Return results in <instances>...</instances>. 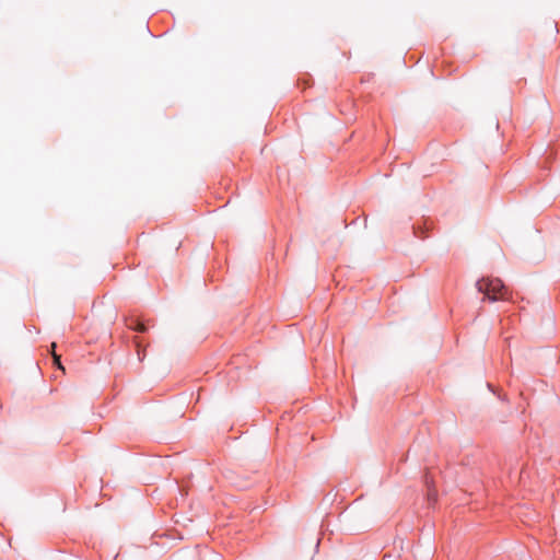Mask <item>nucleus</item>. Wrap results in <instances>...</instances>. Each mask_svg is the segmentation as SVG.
Listing matches in <instances>:
<instances>
[{"instance_id": "3", "label": "nucleus", "mask_w": 560, "mask_h": 560, "mask_svg": "<svg viewBox=\"0 0 560 560\" xmlns=\"http://www.w3.org/2000/svg\"><path fill=\"white\" fill-rule=\"evenodd\" d=\"M135 329H137V330H139V331H144V330H145V327H144V325H143V324H137V327H136Z\"/></svg>"}, {"instance_id": "2", "label": "nucleus", "mask_w": 560, "mask_h": 560, "mask_svg": "<svg viewBox=\"0 0 560 560\" xmlns=\"http://www.w3.org/2000/svg\"><path fill=\"white\" fill-rule=\"evenodd\" d=\"M52 354H54V360L57 363L58 368L62 369L61 363H60V358L55 352H52Z\"/></svg>"}, {"instance_id": "1", "label": "nucleus", "mask_w": 560, "mask_h": 560, "mask_svg": "<svg viewBox=\"0 0 560 560\" xmlns=\"http://www.w3.org/2000/svg\"><path fill=\"white\" fill-rule=\"evenodd\" d=\"M476 288L490 302L505 299L506 288L500 279L482 278L476 282Z\"/></svg>"}]
</instances>
